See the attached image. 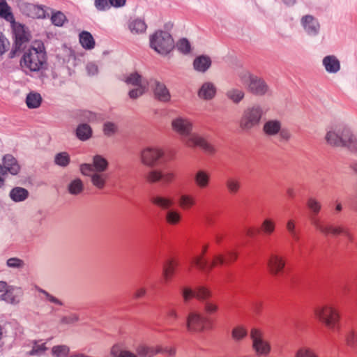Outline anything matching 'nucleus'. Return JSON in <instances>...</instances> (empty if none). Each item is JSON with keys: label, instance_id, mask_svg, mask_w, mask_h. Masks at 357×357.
Segmentation results:
<instances>
[{"label": "nucleus", "instance_id": "19", "mask_svg": "<svg viewBox=\"0 0 357 357\" xmlns=\"http://www.w3.org/2000/svg\"><path fill=\"white\" fill-rule=\"evenodd\" d=\"M21 11L32 18H45L46 11L44 7L29 3H24L20 6Z\"/></svg>", "mask_w": 357, "mask_h": 357}, {"label": "nucleus", "instance_id": "15", "mask_svg": "<svg viewBox=\"0 0 357 357\" xmlns=\"http://www.w3.org/2000/svg\"><path fill=\"white\" fill-rule=\"evenodd\" d=\"M175 177L176 175L172 171H162L155 169L149 172L146 178L150 183L161 181L165 184H169L174 181Z\"/></svg>", "mask_w": 357, "mask_h": 357}, {"label": "nucleus", "instance_id": "36", "mask_svg": "<svg viewBox=\"0 0 357 357\" xmlns=\"http://www.w3.org/2000/svg\"><path fill=\"white\" fill-rule=\"evenodd\" d=\"M248 335V330L243 325H238L233 328L231 331V337L234 340L240 342L245 339Z\"/></svg>", "mask_w": 357, "mask_h": 357}, {"label": "nucleus", "instance_id": "11", "mask_svg": "<svg viewBox=\"0 0 357 357\" xmlns=\"http://www.w3.org/2000/svg\"><path fill=\"white\" fill-rule=\"evenodd\" d=\"M164 156V151L158 146H147L140 152V161L147 167H153L158 164Z\"/></svg>", "mask_w": 357, "mask_h": 357}, {"label": "nucleus", "instance_id": "28", "mask_svg": "<svg viewBox=\"0 0 357 357\" xmlns=\"http://www.w3.org/2000/svg\"><path fill=\"white\" fill-rule=\"evenodd\" d=\"M178 265L179 262L176 259H171L166 261L162 268V277L165 282L172 279Z\"/></svg>", "mask_w": 357, "mask_h": 357}, {"label": "nucleus", "instance_id": "29", "mask_svg": "<svg viewBox=\"0 0 357 357\" xmlns=\"http://www.w3.org/2000/svg\"><path fill=\"white\" fill-rule=\"evenodd\" d=\"M151 202L153 204L163 210H169L174 204L172 198L160 195L153 196Z\"/></svg>", "mask_w": 357, "mask_h": 357}, {"label": "nucleus", "instance_id": "35", "mask_svg": "<svg viewBox=\"0 0 357 357\" xmlns=\"http://www.w3.org/2000/svg\"><path fill=\"white\" fill-rule=\"evenodd\" d=\"M29 192L20 187L13 188L10 192V198L15 202H22L26 199L28 197Z\"/></svg>", "mask_w": 357, "mask_h": 357}, {"label": "nucleus", "instance_id": "32", "mask_svg": "<svg viewBox=\"0 0 357 357\" xmlns=\"http://www.w3.org/2000/svg\"><path fill=\"white\" fill-rule=\"evenodd\" d=\"M67 189L70 195H79L83 192L84 185L82 179L76 178L68 183Z\"/></svg>", "mask_w": 357, "mask_h": 357}, {"label": "nucleus", "instance_id": "5", "mask_svg": "<svg viewBox=\"0 0 357 357\" xmlns=\"http://www.w3.org/2000/svg\"><path fill=\"white\" fill-rule=\"evenodd\" d=\"M317 319L332 332L340 328V313L337 307L331 304H325L316 308Z\"/></svg>", "mask_w": 357, "mask_h": 357}, {"label": "nucleus", "instance_id": "39", "mask_svg": "<svg viewBox=\"0 0 357 357\" xmlns=\"http://www.w3.org/2000/svg\"><path fill=\"white\" fill-rule=\"evenodd\" d=\"M77 137L81 140H86L89 139L92 135V130L87 124L79 125L76 130Z\"/></svg>", "mask_w": 357, "mask_h": 357}, {"label": "nucleus", "instance_id": "48", "mask_svg": "<svg viewBox=\"0 0 357 357\" xmlns=\"http://www.w3.org/2000/svg\"><path fill=\"white\" fill-rule=\"evenodd\" d=\"M204 310L208 315L215 314L219 310L218 304L214 301L207 300L204 303Z\"/></svg>", "mask_w": 357, "mask_h": 357}, {"label": "nucleus", "instance_id": "51", "mask_svg": "<svg viewBox=\"0 0 357 357\" xmlns=\"http://www.w3.org/2000/svg\"><path fill=\"white\" fill-rule=\"evenodd\" d=\"M54 162L57 165L66 167L70 162V156L66 152L57 153L55 155Z\"/></svg>", "mask_w": 357, "mask_h": 357}, {"label": "nucleus", "instance_id": "40", "mask_svg": "<svg viewBox=\"0 0 357 357\" xmlns=\"http://www.w3.org/2000/svg\"><path fill=\"white\" fill-rule=\"evenodd\" d=\"M225 185L229 193L231 195L237 194L241 188V181L236 178H229Z\"/></svg>", "mask_w": 357, "mask_h": 357}, {"label": "nucleus", "instance_id": "62", "mask_svg": "<svg viewBox=\"0 0 357 357\" xmlns=\"http://www.w3.org/2000/svg\"><path fill=\"white\" fill-rule=\"evenodd\" d=\"M8 41L6 38L0 33V56L3 54L7 49Z\"/></svg>", "mask_w": 357, "mask_h": 357}, {"label": "nucleus", "instance_id": "13", "mask_svg": "<svg viewBox=\"0 0 357 357\" xmlns=\"http://www.w3.org/2000/svg\"><path fill=\"white\" fill-rule=\"evenodd\" d=\"M3 166L0 165V188L3 185V176L10 172L13 175H16L20 169L16 159L10 154H7L3 157Z\"/></svg>", "mask_w": 357, "mask_h": 357}, {"label": "nucleus", "instance_id": "17", "mask_svg": "<svg viewBox=\"0 0 357 357\" xmlns=\"http://www.w3.org/2000/svg\"><path fill=\"white\" fill-rule=\"evenodd\" d=\"M149 84L153 91L154 97L157 100L164 102L170 100L171 95L165 84L157 80H151Z\"/></svg>", "mask_w": 357, "mask_h": 357}, {"label": "nucleus", "instance_id": "16", "mask_svg": "<svg viewBox=\"0 0 357 357\" xmlns=\"http://www.w3.org/2000/svg\"><path fill=\"white\" fill-rule=\"evenodd\" d=\"M206 319L199 312H191L187 317V328L189 331L199 332L204 330Z\"/></svg>", "mask_w": 357, "mask_h": 357}, {"label": "nucleus", "instance_id": "41", "mask_svg": "<svg viewBox=\"0 0 357 357\" xmlns=\"http://www.w3.org/2000/svg\"><path fill=\"white\" fill-rule=\"evenodd\" d=\"M226 96L231 102L238 104L244 98L245 93L241 89H231L227 91Z\"/></svg>", "mask_w": 357, "mask_h": 357}, {"label": "nucleus", "instance_id": "33", "mask_svg": "<svg viewBox=\"0 0 357 357\" xmlns=\"http://www.w3.org/2000/svg\"><path fill=\"white\" fill-rule=\"evenodd\" d=\"M110 354L112 357H137L135 354L123 349L120 344L114 345L111 349Z\"/></svg>", "mask_w": 357, "mask_h": 357}, {"label": "nucleus", "instance_id": "59", "mask_svg": "<svg viewBox=\"0 0 357 357\" xmlns=\"http://www.w3.org/2000/svg\"><path fill=\"white\" fill-rule=\"evenodd\" d=\"M79 318L78 316L75 314H71L63 317L61 319V323L65 324H71L77 322Z\"/></svg>", "mask_w": 357, "mask_h": 357}, {"label": "nucleus", "instance_id": "8", "mask_svg": "<svg viewBox=\"0 0 357 357\" xmlns=\"http://www.w3.org/2000/svg\"><path fill=\"white\" fill-rule=\"evenodd\" d=\"M150 43L151 47L162 55L169 54L174 47L173 38L166 31H156L151 37Z\"/></svg>", "mask_w": 357, "mask_h": 357}, {"label": "nucleus", "instance_id": "60", "mask_svg": "<svg viewBox=\"0 0 357 357\" xmlns=\"http://www.w3.org/2000/svg\"><path fill=\"white\" fill-rule=\"evenodd\" d=\"M47 349L45 344H36L33 347L32 350L30 351L31 355H38L42 354Z\"/></svg>", "mask_w": 357, "mask_h": 357}, {"label": "nucleus", "instance_id": "25", "mask_svg": "<svg viewBox=\"0 0 357 357\" xmlns=\"http://www.w3.org/2000/svg\"><path fill=\"white\" fill-rule=\"evenodd\" d=\"M178 204L182 210L188 211L197 205V199L192 194L183 193L178 197Z\"/></svg>", "mask_w": 357, "mask_h": 357}, {"label": "nucleus", "instance_id": "37", "mask_svg": "<svg viewBox=\"0 0 357 357\" xmlns=\"http://www.w3.org/2000/svg\"><path fill=\"white\" fill-rule=\"evenodd\" d=\"M42 102V98L38 93L31 92L29 93L26 98V103L29 108L34 109L40 107Z\"/></svg>", "mask_w": 357, "mask_h": 357}, {"label": "nucleus", "instance_id": "57", "mask_svg": "<svg viewBox=\"0 0 357 357\" xmlns=\"http://www.w3.org/2000/svg\"><path fill=\"white\" fill-rule=\"evenodd\" d=\"M7 265L11 268H22L24 265V261L18 258H10L7 261Z\"/></svg>", "mask_w": 357, "mask_h": 357}, {"label": "nucleus", "instance_id": "14", "mask_svg": "<svg viewBox=\"0 0 357 357\" xmlns=\"http://www.w3.org/2000/svg\"><path fill=\"white\" fill-rule=\"evenodd\" d=\"M313 226L324 236H337L342 234L344 231V227L333 224H323L320 220L314 217L311 219Z\"/></svg>", "mask_w": 357, "mask_h": 357}, {"label": "nucleus", "instance_id": "54", "mask_svg": "<svg viewBox=\"0 0 357 357\" xmlns=\"http://www.w3.org/2000/svg\"><path fill=\"white\" fill-rule=\"evenodd\" d=\"M51 20L54 25L62 26L64 22L66 20V17L63 13L57 11L52 13Z\"/></svg>", "mask_w": 357, "mask_h": 357}, {"label": "nucleus", "instance_id": "4", "mask_svg": "<svg viewBox=\"0 0 357 357\" xmlns=\"http://www.w3.org/2000/svg\"><path fill=\"white\" fill-rule=\"evenodd\" d=\"M325 141L333 147H347L352 151H357V138L346 126L337 124L327 129Z\"/></svg>", "mask_w": 357, "mask_h": 357}, {"label": "nucleus", "instance_id": "26", "mask_svg": "<svg viewBox=\"0 0 357 357\" xmlns=\"http://www.w3.org/2000/svg\"><path fill=\"white\" fill-rule=\"evenodd\" d=\"M276 229V223L272 218H265L259 228V231L265 236H271Z\"/></svg>", "mask_w": 357, "mask_h": 357}, {"label": "nucleus", "instance_id": "63", "mask_svg": "<svg viewBox=\"0 0 357 357\" xmlns=\"http://www.w3.org/2000/svg\"><path fill=\"white\" fill-rule=\"evenodd\" d=\"M86 70L89 75H94L98 73V66L93 63H89L86 66Z\"/></svg>", "mask_w": 357, "mask_h": 357}, {"label": "nucleus", "instance_id": "27", "mask_svg": "<svg viewBox=\"0 0 357 357\" xmlns=\"http://www.w3.org/2000/svg\"><path fill=\"white\" fill-rule=\"evenodd\" d=\"M323 66L329 73H336L340 69V62L334 55L325 56L322 61Z\"/></svg>", "mask_w": 357, "mask_h": 357}, {"label": "nucleus", "instance_id": "53", "mask_svg": "<svg viewBox=\"0 0 357 357\" xmlns=\"http://www.w3.org/2000/svg\"><path fill=\"white\" fill-rule=\"evenodd\" d=\"M149 84H142L141 86H137L136 89H134L129 92V96L130 98L135 99L138 97L143 95L145 91L147 90V86Z\"/></svg>", "mask_w": 357, "mask_h": 357}, {"label": "nucleus", "instance_id": "6", "mask_svg": "<svg viewBox=\"0 0 357 357\" xmlns=\"http://www.w3.org/2000/svg\"><path fill=\"white\" fill-rule=\"evenodd\" d=\"M265 114V112L259 105H253L246 107L239 119V128L244 132H250L257 128Z\"/></svg>", "mask_w": 357, "mask_h": 357}, {"label": "nucleus", "instance_id": "31", "mask_svg": "<svg viewBox=\"0 0 357 357\" xmlns=\"http://www.w3.org/2000/svg\"><path fill=\"white\" fill-rule=\"evenodd\" d=\"M165 219L168 225L176 226L181 222L182 215L178 210L169 209L165 213Z\"/></svg>", "mask_w": 357, "mask_h": 357}, {"label": "nucleus", "instance_id": "21", "mask_svg": "<svg viewBox=\"0 0 357 357\" xmlns=\"http://www.w3.org/2000/svg\"><path fill=\"white\" fill-rule=\"evenodd\" d=\"M284 261L278 255H272L268 261V271L275 277L280 276L284 268Z\"/></svg>", "mask_w": 357, "mask_h": 357}, {"label": "nucleus", "instance_id": "50", "mask_svg": "<svg viewBox=\"0 0 357 357\" xmlns=\"http://www.w3.org/2000/svg\"><path fill=\"white\" fill-rule=\"evenodd\" d=\"M346 344L352 348L357 347V331L350 330L345 335Z\"/></svg>", "mask_w": 357, "mask_h": 357}, {"label": "nucleus", "instance_id": "22", "mask_svg": "<svg viewBox=\"0 0 357 357\" xmlns=\"http://www.w3.org/2000/svg\"><path fill=\"white\" fill-rule=\"evenodd\" d=\"M13 29L15 38V48L16 50H20L22 45L29 40V32L24 26L20 24H15Z\"/></svg>", "mask_w": 357, "mask_h": 357}, {"label": "nucleus", "instance_id": "30", "mask_svg": "<svg viewBox=\"0 0 357 357\" xmlns=\"http://www.w3.org/2000/svg\"><path fill=\"white\" fill-rule=\"evenodd\" d=\"M211 66V58L206 55H201L196 57L193 61V67L196 71L204 73Z\"/></svg>", "mask_w": 357, "mask_h": 357}, {"label": "nucleus", "instance_id": "45", "mask_svg": "<svg viewBox=\"0 0 357 357\" xmlns=\"http://www.w3.org/2000/svg\"><path fill=\"white\" fill-rule=\"evenodd\" d=\"M129 28L132 33H140L145 31L146 25L142 20H135L130 23Z\"/></svg>", "mask_w": 357, "mask_h": 357}, {"label": "nucleus", "instance_id": "42", "mask_svg": "<svg viewBox=\"0 0 357 357\" xmlns=\"http://www.w3.org/2000/svg\"><path fill=\"white\" fill-rule=\"evenodd\" d=\"M211 296V291L206 287L199 286L195 289V298L199 301H206Z\"/></svg>", "mask_w": 357, "mask_h": 357}, {"label": "nucleus", "instance_id": "9", "mask_svg": "<svg viewBox=\"0 0 357 357\" xmlns=\"http://www.w3.org/2000/svg\"><path fill=\"white\" fill-rule=\"evenodd\" d=\"M252 347L257 356H267L271 351V346L268 341L266 340L263 332L256 328L250 331Z\"/></svg>", "mask_w": 357, "mask_h": 357}, {"label": "nucleus", "instance_id": "12", "mask_svg": "<svg viewBox=\"0 0 357 357\" xmlns=\"http://www.w3.org/2000/svg\"><path fill=\"white\" fill-rule=\"evenodd\" d=\"M137 356L139 357H153L158 354H164L172 356L175 354L173 348H163L160 345L149 347L144 344H140L136 347Z\"/></svg>", "mask_w": 357, "mask_h": 357}, {"label": "nucleus", "instance_id": "44", "mask_svg": "<svg viewBox=\"0 0 357 357\" xmlns=\"http://www.w3.org/2000/svg\"><path fill=\"white\" fill-rule=\"evenodd\" d=\"M126 82L128 84H132L135 86H141L142 84H149L144 79L137 73H131L126 79Z\"/></svg>", "mask_w": 357, "mask_h": 357}, {"label": "nucleus", "instance_id": "55", "mask_svg": "<svg viewBox=\"0 0 357 357\" xmlns=\"http://www.w3.org/2000/svg\"><path fill=\"white\" fill-rule=\"evenodd\" d=\"M181 295L185 302L189 301L195 298V289L193 290L189 287H183L181 289Z\"/></svg>", "mask_w": 357, "mask_h": 357}, {"label": "nucleus", "instance_id": "23", "mask_svg": "<svg viewBox=\"0 0 357 357\" xmlns=\"http://www.w3.org/2000/svg\"><path fill=\"white\" fill-rule=\"evenodd\" d=\"M211 173L206 169H199L193 175V181L200 189L207 188L211 183Z\"/></svg>", "mask_w": 357, "mask_h": 357}, {"label": "nucleus", "instance_id": "2", "mask_svg": "<svg viewBox=\"0 0 357 357\" xmlns=\"http://www.w3.org/2000/svg\"><path fill=\"white\" fill-rule=\"evenodd\" d=\"M109 162L100 155L93 158L92 163H84L79 166V170L84 176H89L92 185L98 190L106 186L109 175L106 173Z\"/></svg>", "mask_w": 357, "mask_h": 357}, {"label": "nucleus", "instance_id": "18", "mask_svg": "<svg viewBox=\"0 0 357 357\" xmlns=\"http://www.w3.org/2000/svg\"><path fill=\"white\" fill-rule=\"evenodd\" d=\"M281 128L282 123L278 120H268L263 126V131L266 135L273 136L280 133L281 138L287 139V133L282 130Z\"/></svg>", "mask_w": 357, "mask_h": 357}, {"label": "nucleus", "instance_id": "61", "mask_svg": "<svg viewBox=\"0 0 357 357\" xmlns=\"http://www.w3.org/2000/svg\"><path fill=\"white\" fill-rule=\"evenodd\" d=\"M167 317L172 321H176L178 318V313L174 308H169L167 312Z\"/></svg>", "mask_w": 357, "mask_h": 357}, {"label": "nucleus", "instance_id": "20", "mask_svg": "<svg viewBox=\"0 0 357 357\" xmlns=\"http://www.w3.org/2000/svg\"><path fill=\"white\" fill-rule=\"evenodd\" d=\"M301 24L306 31L310 36H317L320 30V24L318 20L312 15H306L301 18Z\"/></svg>", "mask_w": 357, "mask_h": 357}, {"label": "nucleus", "instance_id": "38", "mask_svg": "<svg viewBox=\"0 0 357 357\" xmlns=\"http://www.w3.org/2000/svg\"><path fill=\"white\" fill-rule=\"evenodd\" d=\"M79 42L85 49H92L94 47L95 41L91 34L87 31H83L79 34Z\"/></svg>", "mask_w": 357, "mask_h": 357}, {"label": "nucleus", "instance_id": "46", "mask_svg": "<svg viewBox=\"0 0 357 357\" xmlns=\"http://www.w3.org/2000/svg\"><path fill=\"white\" fill-rule=\"evenodd\" d=\"M119 128L116 123L107 121L103 124L102 131L105 136L112 137L118 132Z\"/></svg>", "mask_w": 357, "mask_h": 357}, {"label": "nucleus", "instance_id": "7", "mask_svg": "<svg viewBox=\"0 0 357 357\" xmlns=\"http://www.w3.org/2000/svg\"><path fill=\"white\" fill-rule=\"evenodd\" d=\"M241 83L252 93L257 96H264L268 91V86L265 81L248 71H242L238 75Z\"/></svg>", "mask_w": 357, "mask_h": 357}, {"label": "nucleus", "instance_id": "3", "mask_svg": "<svg viewBox=\"0 0 357 357\" xmlns=\"http://www.w3.org/2000/svg\"><path fill=\"white\" fill-rule=\"evenodd\" d=\"M47 55L44 44L36 40L24 50L20 60V66L26 72H38L45 68Z\"/></svg>", "mask_w": 357, "mask_h": 357}, {"label": "nucleus", "instance_id": "34", "mask_svg": "<svg viewBox=\"0 0 357 357\" xmlns=\"http://www.w3.org/2000/svg\"><path fill=\"white\" fill-rule=\"evenodd\" d=\"M294 357H319L318 353L312 348L307 346L298 347L294 353Z\"/></svg>", "mask_w": 357, "mask_h": 357}, {"label": "nucleus", "instance_id": "1", "mask_svg": "<svg viewBox=\"0 0 357 357\" xmlns=\"http://www.w3.org/2000/svg\"><path fill=\"white\" fill-rule=\"evenodd\" d=\"M172 130L183 138V144L189 148H200L206 154L214 155L216 149L206 137L198 132H192L194 124L187 117L177 116L171 122Z\"/></svg>", "mask_w": 357, "mask_h": 357}, {"label": "nucleus", "instance_id": "47", "mask_svg": "<svg viewBox=\"0 0 357 357\" xmlns=\"http://www.w3.org/2000/svg\"><path fill=\"white\" fill-rule=\"evenodd\" d=\"M0 17L8 21L13 19L10 8L5 0H0Z\"/></svg>", "mask_w": 357, "mask_h": 357}, {"label": "nucleus", "instance_id": "10", "mask_svg": "<svg viewBox=\"0 0 357 357\" xmlns=\"http://www.w3.org/2000/svg\"><path fill=\"white\" fill-rule=\"evenodd\" d=\"M192 263L200 271L209 273L214 268L226 264L227 261L222 254H215L208 261L205 260L202 256H195L192 259Z\"/></svg>", "mask_w": 357, "mask_h": 357}, {"label": "nucleus", "instance_id": "52", "mask_svg": "<svg viewBox=\"0 0 357 357\" xmlns=\"http://www.w3.org/2000/svg\"><path fill=\"white\" fill-rule=\"evenodd\" d=\"M69 348L66 345L54 346L52 349V354L54 357H65L69 353Z\"/></svg>", "mask_w": 357, "mask_h": 357}, {"label": "nucleus", "instance_id": "24", "mask_svg": "<svg viewBox=\"0 0 357 357\" xmlns=\"http://www.w3.org/2000/svg\"><path fill=\"white\" fill-rule=\"evenodd\" d=\"M216 91V87L213 82H206L200 86L197 95L202 100H210L215 96Z\"/></svg>", "mask_w": 357, "mask_h": 357}, {"label": "nucleus", "instance_id": "58", "mask_svg": "<svg viewBox=\"0 0 357 357\" xmlns=\"http://www.w3.org/2000/svg\"><path fill=\"white\" fill-rule=\"evenodd\" d=\"M96 8L99 10H105L110 8L109 0H95Z\"/></svg>", "mask_w": 357, "mask_h": 357}, {"label": "nucleus", "instance_id": "56", "mask_svg": "<svg viewBox=\"0 0 357 357\" xmlns=\"http://www.w3.org/2000/svg\"><path fill=\"white\" fill-rule=\"evenodd\" d=\"M176 47L180 52L185 54L189 52L190 50V43L188 40L184 38L178 42Z\"/></svg>", "mask_w": 357, "mask_h": 357}, {"label": "nucleus", "instance_id": "43", "mask_svg": "<svg viewBox=\"0 0 357 357\" xmlns=\"http://www.w3.org/2000/svg\"><path fill=\"white\" fill-rule=\"evenodd\" d=\"M306 204L314 215H317L321 210V204L315 197H309L307 200Z\"/></svg>", "mask_w": 357, "mask_h": 357}, {"label": "nucleus", "instance_id": "49", "mask_svg": "<svg viewBox=\"0 0 357 357\" xmlns=\"http://www.w3.org/2000/svg\"><path fill=\"white\" fill-rule=\"evenodd\" d=\"M0 299L12 304L19 302V297L15 294L13 289L6 290L4 294L1 295Z\"/></svg>", "mask_w": 357, "mask_h": 357}, {"label": "nucleus", "instance_id": "64", "mask_svg": "<svg viewBox=\"0 0 357 357\" xmlns=\"http://www.w3.org/2000/svg\"><path fill=\"white\" fill-rule=\"evenodd\" d=\"M146 294V289L145 287H139L135 291V297L136 298H140L144 297Z\"/></svg>", "mask_w": 357, "mask_h": 357}]
</instances>
